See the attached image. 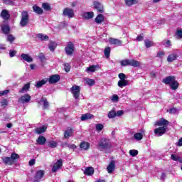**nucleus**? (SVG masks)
Returning <instances> with one entry per match:
<instances>
[{
	"instance_id": "nucleus-1",
	"label": "nucleus",
	"mask_w": 182,
	"mask_h": 182,
	"mask_svg": "<svg viewBox=\"0 0 182 182\" xmlns=\"http://www.w3.org/2000/svg\"><path fill=\"white\" fill-rule=\"evenodd\" d=\"M156 126H162L159 128H156L154 130V134L158 137H160V136H163L166 132H167V126H168V121L161 119L159 121H156L155 123Z\"/></svg>"
},
{
	"instance_id": "nucleus-2",
	"label": "nucleus",
	"mask_w": 182,
	"mask_h": 182,
	"mask_svg": "<svg viewBox=\"0 0 182 182\" xmlns=\"http://www.w3.org/2000/svg\"><path fill=\"white\" fill-rule=\"evenodd\" d=\"M112 146V142H110V139L107 138H101L98 141L97 149L100 151H106V150H110Z\"/></svg>"
},
{
	"instance_id": "nucleus-3",
	"label": "nucleus",
	"mask_w": 182,
	"mask_h": 182,
	"mask_svg": "<svg viewBox=\"0 0 182 182\" xmlns=\"http://www.w3.org/2000/svg\"><path fill=\"white\" fill-rule=\"evenodd\" d=\"M70 92L73 95L74 99H79L80 96V86L73 85V87L70 88Z\"/></svg>"
},
{
	"instance_id": "nucleus-4",
	"label": "nucleus",
	"mask_w": 182,
	"mask_h": 182,
	"mask_svg": "<svg viewBox=\"0 0 182 182\" xmlns=\"http://www.w3.org/2000/svg\"><path fill=\"white\" fill-rule=\"evenodd\" d=\"M29 22V15L26 11H23L21 13V20L20 22L21 26H26Z\"/></svg>"
},
{
	"instance_id": "nucleus-5",
	"label": "nucleus",
	"mask_w": 182,
	"mask_h": 182,
	"mask_svg": "<svg viewBox=\"0 0 182 182\" xmlns=\"http://www.w3.org/2000/svg\"><path fill=\"white\" fill-rule=\"evenodd\" d=\"M75 52V45L72 42H69L67 46L65 47V53L68 56H72Z\"/></svg>"
},
{
	"instance_id": "nucleus-6",
	"label": "nucleus",
	"mask_w": 182,
	"mask_h": 182,
	"mask_svg": "<svg viewBox=\"0 0 182 182\" xmlns=\"http://www.w3.org/2000/svg\"><path fill=\"white\" fill-rule=\"evenodd\" d=\"M179 52L177 50H175L173 53H171L167 58V62L171 63L176 60L177 58H178Z\"/></svg>"
},
{
	"instance_id": "nucleus-7",
	"label": "nucleus",
	"mask_w": 182,
	"mask_h": 182,
	"mask_svg": "<svg viewBox=\"0 0 182 182\" xmlns=\"http://www.w3.org/2000/svg\"><path fill=\"white\" fill-rule=\"evenodd\" d=\"M31 99H32V97H31L29 94H24L18 99V102L19 103H22L23 105H25L26 103H29Z\"/></svg>"
},
{
	"instance_id": "nucleus-8",
	"label": "nucleus",
	"mask_w": 182,
	"mask_h": 182,
	"mask_svg": "<svg viewBox=\"0 0 182 182\" xmlns=\"http://www.w3.org/2000/svg\"><path fill=\"white\" fill-rule=\"evenodd\" d=\"M43 176H45V171H43V170L37 171L34 176V182L41 181V180L43 178Z\"/></svg>"
},
{
	"instance_id": "nucleus-9",
	"label": "nucleus",
	"mask_w": 182,
	"mask_h": 182,
	"mask_svg": "<svg viewBox=\"0 0 182 182\" xmlns=\"http://www.w3.org/2000/svg\"><path fill=\"white\" fill-rule=\"evenodd\" d=\"M95 9H97L100 14H103L105 12V9L103 8V5L99 3V1H94L93 2Z\"/></svg>"
},
{
	"instance_id": "nucleus-10",
	"label": "nucleus",
	"mask_w": 182,
	"mask_h": 182,
	"mask_svg": "<svg viewBox=\"0 0 182 182\" xmlns=\"http://www.w3.org/2000/svg\"><path fill=\"white\" fill-rule=\"evenodd\" d=\"M63 15L65 16H68V18H73L75 16V13H73V10L71 9L65 8L63 10Z\"/></svg>"
},
{
	"instance_id": "nucleus-11",
	"label": "nucleus",
	"mask_w": 182,
	"mask_h": 182,
	"mask_svg": "<svg viewBox=\"0 0 182 182\" xmlns=\"http://www.w3.org/2000/svg\"><path fill=\"white\" fill-rule=\"evenodd\" d=\"M109 42L111 45H115L116 46H122V41L114 38H109Z\"/></svg>"
},
{
	"instance_id": "nucleus-12",
	"label": "nucleus",
	"mask_w": 182,
	"mask_h": 182,
	"mask_svg": "<svg viewBox=\"0 0 182 182\" xmlns=\"http://www.w3.org/2000/svg\"><path fill=\"white\" fill-rule=\"evenodd\" d=\"M99 69H100V67L99 66V65H91L86 68L85 72H87V73H93L96 72V70H99Z\"/></svg>"
},
{
	"instance_id": "nucleus-13",
	"label": "nucleus",
	"mask_w": 182,
	"mask_h": 182,
	"mask_svg": "<svg viewBox=\"0 0 182 182\" xmlns=\"http://www.w3.org/2000/svg\"><path fill=\"white\" fill-rule=\"evenodd\" d=\"M60 80V76L59 75H53L50 77L48 82L49 83H58V82Z\"/></svg>"
},
{
	"instance_id": "nucleus-14",
	"label": "nucleus",
	"mask_w": 182,
	"mask_h": 182,
	"mask_svg": "<svg viewBox=\"0 0 182 182\" xmlns=\"http://www.w3.org/2000/svg\"><path fill=\"white\" fill-rule=\"evenodd\" d=\"M1 31L4 35H9V33L11 32V27H9L8 24L1 25Z\"/></svg>"
},
{
	"instance_id": "nucleus-15",
	"label": "nucleus",
	"mask_w": 182,
	"mask_h": 182,
	"mask_svg": "<svg viewBox=\"0 0 182 182\" xmlns=\"http://www.w3.org/2000/svg\"><path fill=\"white\" fill-rule=\"evenodd\" d=\"M115 168L116 164H114V161H112L107 167V171H108L109 174H112V173L114 171Z\"/></svg>"
},
{
	"instance_id": "nucleus-16",
	"label": "nucleus",
	"mask_w": 182,
	"mask_h": 182,
	"mask_svg": "<svg viewBox=\"0 0 182 182\" xmlns=\"http://www.w3.org/2000/svg\"><path fill=\"white\" fill-rule=\"evenodd\" d=\"M62 159L58 160L53 166L52 168V171L53 173H56V171H58V170H59V168H60V167H62Z\"/></svg>"
},
{
	"instance_id": "nucleus-17",
	"label": "nucleus",
	"mask_w": 182,
	"mask_h": 182,
	"mask_svg": "<svg viewBox=\"0 0 182 182\" xmlns=\"http://www.w3.org/2000/svg\"><path fill=\"white\" fill-rule=\"evenodd\" d=\"M73 136V129L72 128H68L64 132L65 139H69Z\"/></svg>"
},
{
	"instance_id": "nucleus-18",
	"label": "nucleus",
	"mask_w": 182,
	"mask_h": 182,
	"mask_svg": "<svg viewBox=\"0 0 182 182\" xmlns=\"http://www.w3.org/2000/svg\"><path fill=\"white\" fill-rule=\"evenodd\" d=\"M80 148L81 150L87 151L88 149H90V144L87 141H82L80 144Z\"/></svg>"
},
{
	"instance_id": "nucleus-19",
	"label": "nucleus",
	"mask_w": 182,
	"mask_h": 182,
	"mask_svg": "<svg viewBox=\"0 0 182 182\" xmlns=\"http://www.w3.org/2000/svg\"><path fill=\"white\" fill-rule=\"evenodd\" d=\"M46 129H48L46 125H43L42 127L36 128L35 129V133H36L37 134H42V133H45V132H46Z\"/></svg>"
},
{
	"instance_id": "nucleus-20",
	"label": "nucleus",
	"mask_w": 182,
	"mask_h": 182,
	"mask_svg": "<svg viewBox=\"0 0 182 182\" xmlns=\"http://www.w3.org/2000/svg\"><path fill=\"white\" fill-rule=\"evenodd\" d=\"M21 58L23 60H25L26 62H28V63H31V62H33V58L31 57V55L28 54L23 53L21 54Z\"/></svg>"
},
{
	"instance_id": "nucleus-21",
	"label": "nucleus",
	"mask_w": 182,
	"mask_h": 182,
	"mask_svg": "<svg viewBox=\"0 0 182 182\" xmlns=\"http://www.w3.org/2000/svg\"><path fill=\"white\" fill-rule=\"evenodd\" d=\"M176 79L175 76H168L163 80L164 83L166 85H171L172 82Z\"/></svg>"
},
{
	"instance_id": "nucleus-22",
	"label": "nucleus",
	"mask_w": 182,
	"mask_h": 182,
	"mask_svg": "<svg viewBox=\"0 0 182 182\" xmlns=\"http://www.w3.org/2000/svg\"><path fill=\"white\" fill-rule=\"evenodd\" d=\"M2 161L4 164H6L8 166H12L14 164L12 158L11 157L6 156L4 158H2Z\"/></svg>"
},
{
	"instance_id": "nucleus-23",
	"label": "nucleus",
	"mask_w": 182,
	"mask_h": 182,
	"mask_svg": "<svg viewBox=\"0 0 182 182\" xmlns=\"http://www.w3.org/2000/svg\"><path fill=\"white\" fill-rule=\"evenodd\" d=\"M84 83L85 85H88V86H95L96 81H95L93 79L85 78Z\"/></svg>"
},
{
	"instance_id": "nucleus-24",
	"label": "nucleus",
	"mask_w": 182,
	"mask_h": 182,
	"mask_svg": "<svg viewBox=\"0 0 182 182\" xmlns=\"http://www.w3.org/2000/svg\"><path fill=\"white\" fill-rule=\"evenodd\" d=\"M93 16H95L93 11L85 12L82 14V18H84V19H92Z\"/></svg>"
},
{
	"instance_id": "nucleus-25",
	"label": "nucleus",
	"mask_w": 182,
	"mask_h": 182,
	"mask_svg": "<svg viewBox=\"0 0 182 182\" xmlns=\"http://www.w3.org/2000/svg\"><path fill=\"white\" fill-rule=\"evenodd\" d=\"M128 85H129V80H120L118 81V86H119V87H121V89H122V87H124Z\"/></svg>"
},
{
	"instance_id": "nucleus-26",
	"label": "nucleus",
	"mask_w": 182,
	"mask_h": 182,
	"mask_svg": "<svg viewBox=\"0 0 182 182\" xmlns=\"http://www.w3.org/2000/svg\"><path fill=\"white\" fill-rule=\"evenodd\" d=\"M37 143L41 146H43L46 143V138L45 136L40 135L36 140Z\"/></svg>"
},
{
	"instance_id": "nucleus-27",
	"label": "nucleus",
	"mask_w": 182,
	"mask_h": 182,
	"mask_svg": "<svg viewBox=\"0 0 182 182\" xmlns=\"http://www.w3.org/2000/svg\"><path fill=\"white\" fill-rule=\"evenodd\" d=\"M1 16L4 19V21H8V19H9L10 17L8 10H3L1 13Z\"/></svg>"
},
{
	"instance_id": "nucleus-28",
	"label": "nucleus",
	"mask_w": 182,
	"mask_h": 182,
	"mask_svg": "<svg viewBox=\"0 0 182 182\" xmlns=\"http://www.w3.org/2000/svg\"><path fill=\"white\" fill-rule=\"evenodd\" d=\"M92 118H93V114H89V113L84 114L81 116L82 122H85L86 120H89V119H92Z\"/></svg>"
},
{
	"instance_id": "nucleus-29",
	"label": "nucleus",
	"mask_w": 182,
	"mask_h": 182,
	"mask_svg": "<svg viewBox=\"0 0 182 182\" xmlns=\"http://www.w3.org/2000/svg\"><path fill=\"white\" fill-rule=\"evenodd\" d=\"M57 46H58V44H56V42H55V41H50V43L48 44V49H50V50L51 52H53L56 49Z\"/></svg>"
},
{
	"instance_id": "nucleus-30",
	"label": "nucleus",
	"mask_w": 182,
	"mask_h": 182,
	"mask_svg": "<svg viewBox=\"0 0 182 182\" xmlns=\"http://www.w3.org/2000/svg\"><path fill=\"white\" fill-rule=\"evenodd\" d=\"M39 103L40 105H43L44 109H48L49 102H48V100H46V98H41Z\"/></svg>"
},
{
	"instance_id": "nucleus-31",
	"label": "nucleus",
	"mask_w": 182,
	"mask_h": 182,
	"mask_svg": "<svg viewBox=\"0 0 182 182\" xmlns=\"http://www.w3.org/2000/svg\"><path fill=\"white\" fill-rule=\"evenodd\" d=\"M129 66H132L133 68H139L140 66V62L136 60H129Z\"/></svg>"
},
{
	"instance_id": "nucleus-32",
	"label": "nucleus",
	"mask_w": 182,
	"mask_h": 182,
	"mask_svg": "<svg viewBox=\"0 0 182 182\" xmlns=\"http://www.w3.org/2000/svg\"><path fill=\"white\" fill-rule=\"evenodd\" d=\"M84 173L86 176H92L95 173V169L92 167H88L85 170Z\"/></svg>"
},
{
	"instance_id": "nucleus-33",
	"label": "nucleus",
	"mask_w": 182,
	"mask_h": 182,
	"mask_svg": "<svg viewBox=\"0 0 182 182\" xmlns=\"http://www.w3.org/2000/svg\"><path fill=\"white\" fill-rule=\"evenodd\" d=\"M33 9L36 14H38V15H41V14H43V10L37 5L33 6Z\"/></svg>"
},
{
	"instance_id": "nucleus-34",
	"label": "nucleus",
	"mask_w": 182,
	"mask_h": 182,
	"mask_svg": "<svg viewBox=\"0 0 182 182\" xmlns=\"http://www.w3.org/2000/svg\"><path fill=\"white\" fill-rule=\"evenodd\" d=\"M30 87H31L30 83H27L24 85L22 89L19 91V93H26V92L29 90Z\"/></svg>"
},
{
	"instance_id": "nucleus-35",
	"label": "nucleus",
	"mask_w": 182,
	"mask_h": 182,
	"mask_svg": "<svg viewBox=\"0 0 182 182\" xmlns=\"http://www.w3.org/2000/svg\"><path fill=\"white\" fill-rule=\"evenodd\" d=\"M134 140L136 141H140V140H143V133L137 132L134 135Z\"/></svg>"
},
{
	"instance_id": "nucleus-36",
	"label": "nucleus",
	"mask_w": 182,
	"mask_h": 182,
	"mask_svg": "<svg viewBox=\"0 0 182 182\" xmlns=\"http://www.w3.org/2000/svg\"><path fill=\"white\" fill-rule=\"evenodd\" d=\"M37 38H38V39H41L43 41H49V36H48L43 33L37 34Z\"/></svg>"
},
{
	"instance_id": "nucleus-37",
	"label": "nucleus",
	"mask_w": 182,
	"mask_h": 182,
	"mask_svg": "<svg viewBox=\"0 0 182 182\" xmlns=\"http://www.w3.org/2000/svg\"><path fill=\"white\" fill-rule=\"evenodd\" d=\"M103 21H105V16L102 14H99L95 18V22L97 23H102V22H103Z\"/></svg>"
},
{
	"instance_id": "nucleus-38",
	"label": "nucleus",
	"mask_w": 182,
	"mask_h": 182,
	"mask_svg": "<svg viewBox=\"0 0 182 182\" xmlns=\"http://www.w3.org/2000/svg\"><path fill=\"white\" fill-rule=\"evenodd\" d=\"M48 147H50L51 149H55V147H58V142L56 141H48Z\"/></svg>"
},
{
	"instance_id": "nucleus-39",
	"label": "nucleus",
	"mask_w": 182,
	"mask_h": 182,
	"mask_svg": "<svg viewBox=\"0 0 182 182\" xmlns=\"http://www.w3.org/2000/svg\"><path fill=\"white\" fill-rule=\"evenodd\" d=\"M125 3L127 6H132V5L137 4L138 1L137 0H125Z\"/></svg>"
},
{
	"instance_id": "nucleus-40",
	"label": "nucleus",
	"mask_w": 182,
	"mask_h": 182,
	"mask_svg": "<svg viewBox=\"0 0 182 182\" xmlns=\"http://www.w3.org/2000/svg\"><path fill=\"white\" fill-rule=\"evenodd\" d=\"M47 82H48L47 79L43 80L41 81H38V82H37L36 87H42V86H43V85H46V83H47Z\"/></svg>"
},
{
	"instance_id": "nucleus-41",
	"label": "nucleus",
	"mask_w": 182,
	"mask_h": 182,
	"mask_svg": "<svg viewBox=\"0 0 182 182\" xmlns=\"http://www.w3.org/2000/svg\"><path fill=\"white\" fill-rule=\"evenodd\" d=\"M175 36H176V38H177V39L182 38V29L181 28H178V30H176Z\"/></svg>"
},
{
	"instance_id": "nucleus-42",
	"label": "nucleus",
	"mask_w": 182,
	"mask_h": 182,
	"mask_svg": "<svg viewBox=\"0 0 182 182\" xmlns=\"http://www.w3.org/2000/svg\"><path fill=\"white\" fill-rule=\"evenodd\" d=\"M170 85H171V89H173V90H176V89L178 87V82L176 81V79Z\"/></svg>"
},
{
	"instance_id": "nucleus-43",
	"label": "nucleus",
	"mask_w": 182,
	"mask_h": 182,
	"mask_svg": "<svg viewBox=\"0 0 182 182\" xmlns=\"http://www.w3.org/2000/svg\"><path fill=\"white\" fill-rule=\"evenodd\" d=\"M145 46L146 48H151V46H154V43L149 39H146L145 40Z\"/></svg>"
},
{
	"instance_id": "nucleus-44",
	"label": "nucleus",
	"mask_w": 182,
	"mask_h": 182,
	"mask_svg": "<svg viewBox=\"0 0 182 182\" xmlns=\"http://www.w3.org/2000/svg\"><path fill=\"white\" fill-rule=\"evenodd\" d=\"M122 66H130V60L126 59L121 61Z\"/></svg>"
},
{
	"instance_id": "nucleus-45",
	"label": "nucleus",
	"mask_w": 182,
	"mask_h": 182,
	"mask_svg": "<svg viewBox=\"0 0 182 182\" xmlns=\"http://www.w3.org/2000/svg\"><path fill=\"white\" fill-rule=\"evenodd\" d=\"M129 154H130V156H132V157H136V156H137V154H139V151H137L136 149H131L129 151Z\"/></svg>"
},
{
	"instance_id": "nucleus-46",
	"label": "nucleus",
	"mask_w": 182,
	"mask_h": 182,
	"mask_svg": "<svg viewBox=\"0 0 182 182\" xmlns=\"http://www.w3.org/2000/svg\"><path fill=\"white\" fill-rule=\"evenodd\" d=\"M105 56L109 58L110 56V47H106L104 50Z\"/></svg>"
},
{
	"instance_id": "nucleus-47",
	"label": "nucleus",
	"mask_w": 182,
	"mask_h": 182,
	"mask_svg": "<svg viewBox=\"0 0 182 182\" xmlns=\"http://www.w3.org/2000/svg\"><path fill=\"white\" fill-rule=\"evenodd\" d=\"M108 117L109 119H113L116 117V111L112 110L108 113Z\"/></svg>"
},
{
	"instance_id": "nucleus-48",
	"label": "nucleus",
	"mask_w": 182,
	"mask_h": 182,
	"mask_svg": "<svg viewBox=\"0 0 182 182\" xmlns=\"http://www.w3.org/2000/svg\"><path fill=\"white\" fill-rule=\"evenodd\" d=\"M10 158L12 159L13 162L15 163V160H18V159H19V155L16 153H13Z\"/></svg>"
},
{
	"instance_id": "nucleus-49",
	"label": "nucleus",
	"mask_w": 182,
	"mask_h": 182,
	"mask_svg": "<svg viewBox=\"0 0 182 182\" xmlns=\"http://www.w3.org/2000/svg\"><path fill=\"white\" fill-rule=\"evenodd\" d=\"M171 160H173V161H180V160H181L180 156H177L176 154H172L171 156Z\"/></svg>"
},
{
	"instance_id": "nucleus-50",
	"label": "nucleus",
	"mask_w": 182,
	"mask_h": 182,
	"mask_svg": "<svg viewBox=\"0 0 182 182\" xmlns=\"http://www.w3.org/2000/svg\"><path fill=\"white\" fill-rule=\"evenodd\" d=\"M6 39H7V42H10V43H12V42L15 41V38L11 34L8 35Z\"/></svg>"
},
{
	"instance_id": "nucleus-51",
	"label": "nucleus",
	"mask_w": 182,
	"mask_h": 182,
	"mask_svg": "<svg viewBox=\"0 0 182 182\" xmlns=\"http://www.w3.org/2000/svg\"><path fill=\"white\" fill-rule=\"evenodd\" d=\"M103 127L104 126L102 124H97L95 126L97 132H102V130H103Z\"/></svg>"
},
{
	"instance_id": "nucleus-52",
	"label": "nucleus",
	"mask_w": 182,
	"mask_h": 182,
	"mask_svg": "<svg viewBox=\"0 0 182 182\" xmlns=\"http://www.w3.org/2000/svg\"><path fill=\"white\" fill-rule=\"evenodd\" d=\"M163 45H164L166 48H170V46H171V41H170V40H165L163 41Z\"/></svg>"
},
{
	"instance_id": "nucleus-53",
	"label": "nucleus",
	"mask_w": 182,
	"mask_h": 182,
	"mask_svg": "<svg viewBox=\"0 0 182 182\" xmlns=\"http://www.w3.org/2000/svg\"><path fill=\"white\" fill-rule=\"evenodd\" d=\"M63 66H64V70L65 71V72H70V64H69V63H64V65H63Z\"/></svg>"
},
{
	"instance_id": "nucleus-54",
	"label": "nucleus",
	"mask_w": 182,
	"mask_h": 182,
	"mask_svg": "<svg viewBox=\"0 0 182 182\" xmlns=\"http://www.w3.org/2000/svg\"><path fill=\"white\" fill-rule=\"evenodd\" d=\"M42 6L45 11H50V6L48 4L44 3L42 4Z\"/></svg>"
},
{
	"instance_id": "nucleus-55",
	"label": "nucleus",
	"mask_w": 182,
	"mask_h": 182,
	"mask_svg": "<svg viewBox=\"0 0 182 182\" xmlns=\"http://www.w3.org/2000/svg\"><path fill=\"white\" fill-rule=\"evenodd\" d=\"M2 2L6 4V5H14V1L13 0H1Z\"/></svg>"
},
{
	"instance_id": "nucleus-56",
	"label": "nucleus",
	"mask_w": 182,
	"mask_h": 182,
	"mask_svg": "<svg viewBox=\"0 0 182 182\" xmlns=\"http://www.w3.org/2000/svg\"><path fill=\"white\" fill-rule=\"evenodd\" d=\"M118 77L120 80H126V75L124 73H119L118 75Z\"/></svg>"
},
{
	"instance_id": "nucleus-57",
	"label": "nucleus",
	"mask_w": 182,
	"mask_h": 182,
	"mask_svg": "<svg viewBox=\"0 0 182 182\" xmlns=\"http://www.w3.org/2000/svg\"><path fill=\"white\" fill-rule=\"evenodd\" d=\"M111 100L112 102H118L119 101V96L117 95H114L112 96Z\"/></svg>"
},
{
	"instance_id": "nucleus-58",
	"label": "nucleus",
	"mask_w": 182,
	"mask_h": 182,
	"mask_svg": "<svg viewBox=\"0 0 182 182\" xmlns=\"http://www.w3.org/2000/svg\"><path fill=\"white\" fill-rule=\"evenodd\" d=\"M38 58L40 59V60H41V62H45V55L43 53H40L38 55Z\"/></svg>"
},
{
	"instance_id": "nucleus-59",
	"label": "nucleus",
	"mask_w": 182,
	"mask_h": 182,
	"mask_svg": "<svg viewBox=\"0 0 182 182\" xmlns=\"http://www.w3.org/2000/svg\"><path fill=\"white\" fill-rule=\"evenodd\" d=\"M9 93V90H5L4 91L0 92V96H5V95H8Z\"/></svg>"
},
{
	"instance_id": "nucleus-60",
	"label": "nucleus",
	"mask_w": 182,
	"mask_h": 182,
	"mask_svg": "<svg viewBox=\"0 0 182 182\" xmlns=\"http://www.w3.org/2000/svg\"><path fill=\"white\" fill-rule=\"evenodd\" d=\"M16 55V51L11 50L9 52V56L10 58H14Z\"/></svg>"
},
{
	"instance_id": "nucleus-61",
	"label": "nucleus",
	"mask_w": 182,
	"mask_h": 182,
	"mask_svg": "<svg viewBox=\"0 0 182 182\" xmlns=\"http://www.w3.org/2000/svg\"><path fill=\"white\" fill-rule=\"evenodd\" d=\"M169 113H171V114H174V113H177V109H176V108H171L169 109Z\"/></svg>"
},
{
	"instance_id": "nucleus-62",
	"label": "nucleus",
	"mask_w": 182,
	"mask_h": 182,
	"mask_svg": "<svg viewBox=\"0 0 182 182\" xmlns=\"http://www.w3.org/2000/svg\"><path fill=\"white\" fill-rule=\"evenodd\" d=\"M124 113V112H123V110H119V111H117L116 112V116L117 117H119V116H123V114Z\"/></svg>"
},
{
	"instance_id": "nucleus-63",
	"label": "nucleus",
	"mask_w": 182,
	"mask_h": 182,
	"mask_svg": "<svg viewBox=\"0 0 182 182\" xmlns=\"http://www.w3.org/2000/svg\"><path fill=\"white\" fill-rule=\"evenodd\" d=\"M176 146H178V147H181V146H182V137L181 139H179V140L176 143Z\"/></svg>"
},
{
	"instance_id": "nucleus-64",
	"label": "nucleus",
	"mask_w": 182,
	"mask_h": 182,
	"mask_svg": "<svg viewBox=\"0 0 182 182\" xmlns=\"http://www.w3.org/2000/svg\"><path fill=\"white\" fill-rule=\"evenodd\" d=\"M143 36L142 35H139V36H138L137 37H136V41H137V42H140V41H141V40L143 39Z\"/></svg>"
}]
</instances>
